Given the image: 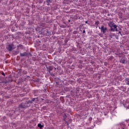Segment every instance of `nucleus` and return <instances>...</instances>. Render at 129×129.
<instances>
[{
    "mask_svg": "<svg viewBox=\"0 0 129 129\" xmlns=\"http://www.w3.org/2000/svg\"><path fill=\"white\" fill-rule=\"evenodd\" d=\"M110 38H112L111 35H109Z\"/></svg>",
    "mask_w": 129,
    "mask_h": 129,
    "instance_id": "6ab92c4d",
    "label": "nucleus"
},
{
    "mask_svg": "<svg viewBox=\"0 0 129 129\" xmlns=\"http://www.w3.org/2000/svg\"><path fill=\"white\" fill-rule=\"evenodd\" d=\"M117 126H118L119 127V126H120L121 129L125 128V124H124V122L119 123V124L117 125Z\"/></svg>",
    "mask_w": 129,
    "mask_h": 129,
    "instance_id": "20e7f679",
    "label": "nucleus"
},
{
    "mask_svg": "<svg viewBox=\"0 0 129 129\" xmlns=\"http://www.w3.org/2000/svg\"><path fill=\"white\" fill-rule=\"evenodd\" d=\"M35 82H37V83H40V80H37L35 81Z\"/></svg>",
    "mask_w": 129,
    "mask_h": 129,
    "instance_id": "ddd939ff",
    "label": "nucleus"
},
{
    "mask_svg": "<svg viewBox=\"0 0 129 129\" xmlns=\"http://www.w3.org/2000/svg\"><path fill=\"white\" fill-rule=\"evenodd\" d=\"M88 23V21H85V24H87Z\"/></svg>",
    "mask_w": 129,
    "mask_h": 129,
    "instance_id": "a211bd4d",
    "label": "nucleus"
},
{
    "mask_svg": "<svg viewBox=\"0 0 129 129\" xmlns=\"http://www.w3.org/2000/svg\"><path fill=\"white\" fill-rule=\"evenodd\" d=\"M19 53H20V52L19 51H15V55H18V54H19Z\"/></svg>",
    "mask_w": 129,
    "mask_h": 129,
    "instance_id": "f8f14e48",
    "label": "nucleus"
},
{
    "mask_svg": "<svg viewBox=\"0 0 129 129\" xmlns=\"http://www.w3.org/2000/svg\"><path fill=\"white\" fill-rule=\"evenodd\" d=\"M85 33H86L85 30H84L83 31V34H85Z\"/></svg>",
    "mask_w": 129,
    "mask_h": 129,
    "instance_id": "2eb2a0df",
    "label": "nucleus"
},
{
    "mask_svg": "<svg viewBox=\"0 0 129 129\" xmlns=\"http://www.w3.org/2000/svg\"><path fill=\"white\" fill-rule=\"evenodd\" d=\"M8 51H12V50H13V45L10 44L8 46V48H7Z\"/></svg>",
    "mask_w": 129,
    "mask_h": 129,
    "instance_id": "39448f33",
    "label": "nucleus"
},
{
    "mask_svg": "<svg viewBox=\"0 0 129 129\" xmlns=\"http://www.w3.org/2000/svg\"><path fill=\"white\" fill-rule=\"evenodd\" d=\"M27 55H28V53L27 52H24V53H20L21 57H24V56H27Z\"/></svg>",
    "mask_w": 129,
    "mask_h": 129,
    "instance_id": "423d86ee",
    "label": "nucleus"
},
{
    "mask_svg": "<svg viewBox=\"0 0 129 129\" xmlns=\"http://www.w3.org/2000/svg\"><path fill=\"white\" fill-rule=\"evenodd\" d=\"M33 101H35V99L34 98L33 99Z\"/></svg>",
    "mask_w": 129,
    "mask_h": 129,
    "instance_id": "aec40b11",
    "label": "nucleus"
},
{
    "mask_svg": "<svg viewBox=\"0 0 129 129\" xmlns=\"http://www.w3.org/2000/svg\"><path fill=\"white\" fill-rule=\"evenodd\" d=\"M126 121H127V120H126Z\"/></svg>",
    "mask_w": 129,
    "mask_h": 129,
    "instance_id": "393cba45",
    "label": "nucleus"
},
{
    "mask_svg": "<svg viewBox=\"0 0 129 129\" xmlns=\"http://www.w3.org/2000/svg\"><path fill=\"white\" fill-rule=\"evenodd\" d=\"M69 22H70V20H69Z\"/></svg>",
    "mask_w": 129,
    "mask_h": 129,
    "instance_id": "b1692460",
    "label": "nucleus"
},
{
    "mask_svg": "<svg viewBox=\"0 0 129 129\" xmlns=\"http://www.w3.org/2000/svg\"><path fill=\"white\" fill-rule=\"evenodd\" d=\"M95 24H96V25H98V21H97V22H96V23H95Z\"/></svg>",
    "mask_w": 129,
    "mask_h": 129,
    "instance_id": "dca6fc26",
    "label": "nucleus"
},
{
    "mask_svg": "<svg viewBox=\"0 0 129 129\" xmlns=\"http://www.w3.org/2000/svg\"><path fill=\"white\" fill-rule=\"evenodd\" d=\"M125 82L127 84V85H129V79L128 78L125 79Z\"/></svg>",
    "mask_w": 129,
    "mask_h": 129,
    "instance_id": "1a4fd4ad",
    "label": "nucleus"
},
{
    "mask_svg": "<svg viewBox=\"0 0 129 129\" xmlns=\"http://www.w3.org/2000/svg\"><path fill=\"white\" fill-rule=\"evenodd\" d=\"M99 29L101 30V32L103 33V34H105L106 33V31H107V28L104 27L103 25H102L101 28L99 27Z\"/></svg>",
    "mask_w": 129,
    "mask_h": 129,
    "instance_id": "7ed1b4c3",
    "label": "nucleus"
},
{
    "mask_svg": "<svg viewBox=\"0 0 129 129\" xmlns=\"http://www.w3.org/2000/svg\"><path fill=\"white\" fill-rule=\"evenodd\" d=\"M74 34H76V32H75V31L74 32Z\"/></svg>",
    "mask_w": 129,
    "mask_h": 129,
    "instance_id": "412c9836",
    "label": "nucleus"
},
{
    "mask_svg": "<svg viewBox=\"0 0 129 129\" xmlns=\"http://www.w3.org/2000/svg\"><path fill=\"white\" fill-rule=\"evenodd\" d=\"M43 26H45V24H43Z\"/></svg>",
    "mask_w": 129,
    "mask_h": 129,
    "instance_id": "5701e85b",
    "label": "nucleus"
},
{
    "mask_svg": "<svg viewBox=\"0 0 129 129\" xmlns=\"http://www.w3.org/2000/svg\"><path fill=\"white\" fill-rule=\"evenodd\" d=\"M74 34H76V32H75V31L74 32Z\"/></svg>",
    "mask_w": 129,
    "mask_h": 129,
    "instance_id": "4be33fe9",
    "label": "nucleus"
},
{
    "mask_svg": "<svg viewBox=\"0 0 129 129\" xmlns=\"http://www.w3.org/2000/svg\"><path fill=\"white\" fill-rule=\"evenodd\" d=\"M2 75H3V76H6V75L5 74V73L3 72L2 73Z\"/></svg>",
    "mask_w": 129,
    "mask_h": 129,
    "instance_id": "4468645a",
    "label": "nucleus"
},
{
    "mask_svg": "<svg viewBox=\"0 0 129 129\" xmlns=\"http://www.w3.org/2000/svg\"><path fill=\"white\" fill-rule=\"evenodd\" d=\"M117 127H118V129H120V128H121V127H120V126H119V127L118 126H117Z\"/></svg>",
    "mask_w": 129,
    "mask_h": 129,
    "instance_id": "f3484780",
    "label": "nucleus"
},
{
    "mask_svg": "<svg viewBox=\"0 0 129 129\" xmlns=\"http://www.w3.org/2000/svg\"><path fill=\"white\" fill-rule=\"evenodd\" d=\"M30 103H31V101H28L25 103H22L19 105V108H27V107H29V106H31V105H30Z\"/></svg>",
    "mask_w": 129,
    "mask_h": 129,
    "instance_id": "f03ea898",
    "label": "nucleus"
},
{
    "mask_svg": "<svg viewBox=\"0 0 129 129\" xmlns=\"http://www.w3.org/2000/svg\"><path fill=\"white\" fill-rule=\"evenodd\" d=\"M38 127H39V128L42 129L44 127V125H42L41 123H38Z\"/></svg>",
    "mask_w": 129,
    "mask_h": 129,
    "instance_id": "6e6552de",
    "label": "nucleus"
},
{
    "mask_svg": "<svg viewBox=\"0 0 129 129\" xmlns=\"http://www.w3.org/2000/svg\"><path fill=\"white\" fill-rule=\"evenodd\" d=\"M109 27L111 28L110 30L112 31V32H114L115 31H117V29L116 28L117 27V26L116 25H114V23L112 22H109L108 24Z\"/></svg>",
    "mask_w": 129,
    "mask_h": 129,
    "instance_id": "f257e3e1",
    "label": "nucleus"
},
{
    "mask_svg": "<svg viewBox=\"0 0 129 129\" xmlns=\"http://www.w3.org/2000/svg\"><path fill=\"white\" fill-rule=\"evenodd\" d=\"M46 3L47 4V6L50 5V3H52V0H46Z\"/></svg>",
    "mask_w": 129,
    "mask_h": 129,
    "instance_id": "9b49d317",
    "label": "nucleus"
},
{
    "mask_svg": "<svg viewBox=\"0 0 129 129\" xmlns=\"http://www.w3.org/2000/svg\"><path fill=\"white\" fill-rule=\"evenodd\" d=\"M120 63H122V64H125V59L124 58H122L120 60Z\"/></svg>",
    "mask_w": 129,
    "mask_h": 129,
    "instance_id": "0eeeda50",
    "label": "nucleus"
},
{
    "mask_svg": "<svg viewBox=\"0 0 129 129\" xmlns=\"http://www.w3.org/2000/svg\"><path fill=\"white\" fill-rule=\"evenodd\" d=\"M48 69V72L50 73V71H52V70H53V68L52 67H49Z\"/></svg>",
    "mask_w": 129,
    "mask_h": 129,
    "instance_id": "9d476101",
    "label": "nucleus"
}]
</instances>
